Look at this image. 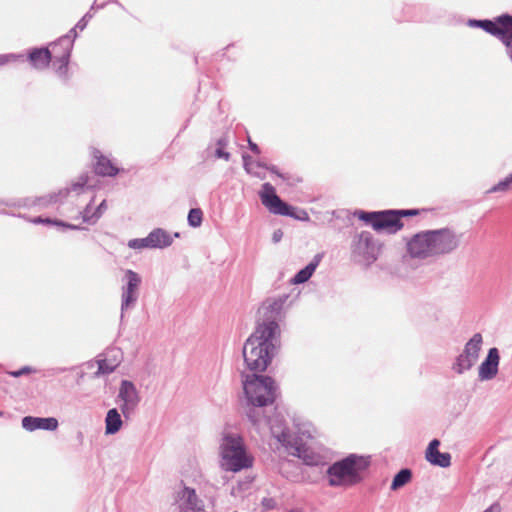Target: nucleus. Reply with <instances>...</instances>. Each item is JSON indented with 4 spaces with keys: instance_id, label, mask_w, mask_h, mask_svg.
I'll use <instances>...</instances> for the list:
<instances>
[{
    "instance_id": "a19ab883",
    "label": "nucleus",
    "mask_w": 512,
    "mask_h": 512,
    "mask_svg": "<svg viewBox=\"0 0 512 512\" xmlns=\"http://www.w3.org/2000/svg\"><path fill=\"white\" fill-rule=\"evenodd\" d=\"M282 236H283V232L280 229L275 230L273 233V236H272L273 242L274 243L279 242L282 239Z\"/></svg>"
},
{
    "instance_id": "39448f33",
    "label": "nucleus",
    "mask_w": 512,
    "mask_h": 512,
    "mask_svg": "<svg viewBox=\"0 0 512 512\" xmlns=\"http://www.w3.org/2000/svg\"><path fill=\"white\" fill-rule=\"evenodd\" d=\"M221 467L226 471L238 472L252 466V459L247 455L243 438L238 434L228 433L220 444Z\"/></svg>"
},
{
    "instance_id": "9d476101",
    "label": "nucleus",
    "mask_w": 512,
    "mask_h": 512,
    "mask_svg": "<svg viewBox=\"0 0 512 512\" xmlns=\"http://www.w3.org/2000/svg\"><path fill=\"white\" fill-rule=\"evenodd\" d=\"M76 29L77 28L75 26L66 35L60 37L57 42L53 44L54 60L59 62V71L67 69L73 48V42L77 37Z\"/></svg>"
},
{
    "instance_id": "ea45409f",
    "label": "nucleus",
    "mask_w": 512,
    "mask_h": 512,
    "mask_svg": "<svg viewBox=\"0 0 512 512\" xmlns=\"http://www.w3.org/2000/svg\"><path fill=\"white\" fill-rule=\"evenodd\" d=\"M266 169H267V170H269V171H270V172H272V173H275L278 177H280V178H282V179H284V180H286V179H287V177H286L284 174L280 173V172L278 171L277 167H276V166H274V165L267 166V167H266Z\"/></svg>"
},
{
    "instance_id": "58836bf2",
    "label": "nucleus",
    "mask_w": 512,
    "mask_h": 512,
    "mask_svg": "<svg viewBox=\"0 0 512 512\" xmlns=\"http://www.w3.org/2000/svg\"><path fill=\"white\" fill-rule=\"evenodd\" d=\"M296 450H297V452H298V456H299L300 458H303V459H304V461L306 462V464H308V465H313V464H314V462L312 461V459H308V458H307V456L304 454V453H305V450H304V449H302L301 447H297V448H296Z\"/></svg>"
},
{
    "instance_id": "c756f323",
    "label": "nucleus",
    "mask_w": 512,
    "mask_h": 512,
    "mask_svg": "<svg viewBox=\"0 0 512 512\" xmlns=\"http://www.w3.org/2000/svg\"><path fill=\"white\" fill-rule=\"evenodd\" d=\"M128 247L131 249H144L150 248L149 235L145 238H135L128 241Z\"/></svg>"
},
{
    "instance_id": "72a5a7b5",
    "label": "nucleus",
    "mask_w": 512,
    "mask_h": 512,
    "mask_svg": "<svg viewBox=\"0 0 512 512\" xmlns=\"http://www.w3.org/2000/svg\"><path fill=\"white\" fill-rule=\"evenodd\" d=\"M23 60L24 56L22 54H3L0 55V66L5 65L10 61Z\"/></svg>"
},
{
    "instance_id": "5701e85b",
    "label": "nucleus",
    "mask_w": 512,
    "mask_h": 512,
    "mask_svg": "<svg viewBox=\"0 0 512 512\" xmlns=\"http://www.w3.org/2000/svg\"><path fill=\"white\" fill-rule=\"evenodd\" d=\"M388 212H392L395 219L396 226L390 227V234H394L403 228V222L401 221L402 217L407 216H415L419 214V210L417 209H402V210H388Z\"/></svg>"
},
{
    "instance_id": "6e6552de",
    "label": "nucleus",
    "mask_w": 512,
    "mask_h": 512,
    "mask_svg": "<svg viewBox=\"0 0 512 512\" xmlns=\"http://www.w3.org/2000/svg\"><path fill=\"white\" fill-rule=\"evenodd\" d=\"M262 204L273 214L294 217L296 219H308L305 211H301L304 217L295 215L293 207L284 202L275 192V188L270 183H264L260 192Z\"/></svg>"
},
{
    "instance_id": "37998d69",
    "label": "nucleus",
    "mask_w": 512,
    "mask_h": 512,
    "mask_svg": "<svg viewBox=\"0 0 512 512\" xmlns=\"http://www.w3.org/2000/svg\"><path fill=\"white\" fill-rule=\"evenodd\" d=\"M249 148L251 149V151H253L254 153H260V149L258 147L257 144H255L254 142L252 141H249Z\"/></svg>"
},
{
    "instance_id": "a18cd8bd",
    "label": "nucleus",
    "mask_w": 512,
    "mask_h": 512,
    "mask_svg": "<svg viewBox=\"0 0 512 512\" xmlns=\"http://www.w3.org/2000/svg\"><path fill=\"white\" fill-rule=\"evenodd\" d=\"M484 512H498V506L492 505L488 509H486Z\"/></svg>"
},
{
    "instance_id": "4c0bfd02",
    "label": "nucleus",
    "mask_w": 512,
    "mask_h": 512,
    "mask_svg": "<svg viewBox=\"0 0 512 512\" xmlns=\"http://www.w3.org/2000/svg\"><path fill=\"white\" fill-rule=\"evenodd\" d=\"M215 157H217V158H223V159H225L226 161H228V160L230 159V153H229V152L224 151V149H223V148L218 147V148L215 150Z\"/></svg>"
},
{
    "instance_id": "ddd939ff",
    "label": "nucleus",
    "mask_w": 512,
    "mask_h": 512,
    "mask_svg": "<svg viewBox=\"0 0 512 512\" xmlns=\"http://www.w3.org/2000/svg\"><path fill=\"white\" fill-rule=\"evenodd\" d=\"M118 398L122 401L120 409L123 415L128 418L140 402L139 392L134 383L129 380H122Z\"/></svg>"
},
{
    "instance_id": "bb28decb",
    "label": "nucleus",
    "mask_w": 512,
    "mask_h": 512,
    "mask_svg": "<svg viewBox=\"0 0 512 512\" xmlns=\"http://www.w3.org/2000/svg\"><path fill=\"white\" fill-rule=\"evenodd\" d=\"M475 362L469 356L461 353L453 364V370L458 374H463L465 371L470 370Z\"/></svg>"
},
{
    "instance_id": "79ce46f5",
    "label": "nucleus",
    "mask_w": 512,
    "mask_h": 512,
    "mask_svg": "<svg viewBox=\"0 0 512 512\" xmlns=\"http://www.w3.org/2000/svg\"><path fill=\"white\" fill-rule=\"evenodd\" d=\"M227 144H228V139L226 137H221L217 140L218 147L224 148L227 146Z\"/></svg>"
},
{
    "instance_id": "0eeeda50",
    "label": "nucleus",
    "mask_w": 512,
    "mask_h": 512,
    "mask_svg": "<svg viewBox=\"0 0 512 512\" xmlns=\"http://www.w3.org/2000/svg\"><path fill=\"white\" fill-rule=\"evenodd\" d=\"M350 249L352 261L365 268L371 266L378 259L380 251L379 245L368 231L355 234Z\"/></svg>"
},
{
    "instance_id": "473e14b6",
    "label": "nucleus",
    "mask_w": 512,
    "mask_h": 512,
    "mask_svg": "<svg viewBox=\"0 0 512 512\" xmlns=\"http://www.w3.org/2000/svg\"><path fill=\"white\" fill-rule=\"evenodd\" d=\"M91 203H89L82 212V218L84 222L94 224L97 220H94V212L92 213Z\"/></svg>"
},
{
    "instance_id": "dca6fc26",
    "label": "nucleus",
    "mask_w": 512,
    "mask_h": 512,
    "mask_svg": "<svg viewBox=\"0 0 512 512\" xmlns=\"http://www.w3.org/2000/svg\"><path fill=\"white\" fill-rule=\"evenodd\" d=\"M22 427L27 431H34L37 429L54 431L58 427V420L54 417L41 418L25 416L22 418Z\"/></svg>"
},
{
    "instance_id": "f257e3e1",
    "label": "nucleus",
    "mask_w": 512,
    "mask_h": 512,
    "mask_svg": "<svg viewBox=\"0 0 512 512\" xmlns=\"http://www.w3.org/2000/svg\"><path fill=\"white\" fill-rule=\"evenodd\" d=\"M244 394L247 399L246 416L253 426L259 428L262 424L270 427L272 435L281 443H289L290 433L280 424H274L272 419L260 413V408L271 405L277 397L275 381L269 376L247 375L243 380Z\"/></svg>"
},
{
    "instance_id": "2eb2a0df",
    "label": "nucleus",
    "mask_w": 512,
    "mask_h": 512,
    "mask_svg": "<svg viewBox=\"0 0 512 512\" xmlns=\"http://www.w3.org/2000/svg\"><path fill=\"white\" fill-rule=\"evenodd\" d=\"M440 441L433 439L426 449V460L432 465L447 468L451 465V455L449 453H442L438 450Z\"/></svg>"
},
{
    "instance_id": "49530a36",
    "label": "nucleus",
    "mask_w": 512,
    "mask_h": 512,
    "mask_svg": "<svg viewBox=\"0 0 512 512\" xmlns=\"http://www.w3.org/2000/svg\"><path fill=\"white\" fill-rule=\"evenodd\" d=\"M54 371H55V373H62V372L66 371V368H57Z\"/></svg>"
},
{
    "instance_id": "c85d7f7f",
    "label": "nucleus",
    "mask_w": 512,
    "mask_h": 512,
    "mask_svg": "<svg viewBox=\"0 0 512 512\" xmlns=\"http://www.w3.org/2000/svg\"><path fill=\"white\" fill-rule=\"evenodd\" d=\"M509 189H512V173L507 176L505 179L501 180L500 182H498L496 185H494L493 187H491L488 192L489 193H493V192H505Z\"/></svg>"
},
{
    "instance_id": "1a4fd4ad",
    "label": "nucleus",
    "mask_w": 512,
    "mask_h": 512,
    "mask_svg": "<svg viewBox=\"0 0 512 512\" xmlns=\"http://www.w3.org/2000/svg\"><path fill=\"white\" fill-rule=\"evenodd\" d=\"M123 281L125 283L121 288V320L124 318L126 311L136 306L142 279L137 272L127 269L124 273Z\"/></svg>"
},
{
    "instance_id": "7ed1b4c3",
    "label": "nucleus",
    "mask_w": 512,
    "mask_h": 512,
    "mask_svg": "<svg viewBox=\"0 0 512 512\" xmlns=\"http://www.w3.org/2000/svg\"><path fill=\"white\" fill-rule=\"evenodd\" d=\"M279 346V337L255 330L243 345L242 353L247 368L254 372L265 371Z\"/></svg>"
},
{
    "instance_id": "f8f14e48",
    "label": "nucleus",
    "mask_w": 512,
    "mask_h": 512,
    "mask_svg": "<svg viewBox=\"0 0 512 512\" xmlns=\"http://www.w3.org/2000/svg\"><path fill=\"white\" fill-rule=\"evenodd\" d=\"M356 215L360 220L370 224L378 232L386 231L390 234V227L396 226L395 219H392L394 215L392 212H388V210L375 212L358 211Z\"/></svg>"
},
{
    "instance_id": "6ab92c4d",
    "label": "nucleus",
    "mask_w": 512,
    "mask_h": 512,
    "mask_svg": "<svg viewBox=\"0 0 512 512\" xmlns=\"http://www.w3.org/2000/svg\"><path fill=\"white\" fill-rule=\"evenodd\" d=\"M94 157L97 162L95 165V173L101 176H110L113 177L118 174L119 169L115 167L112 162L103 156L100 151L95 150Z\"/></svg>"
},
{
    "instance_id": "423d86ee",
    "label": "nucleus",
    "mask_w": 512,
    "mask_h": 512,
    "mask_svg": "<svg viewBox=\"0 0 512 512\" xmlns=\"http://www.w3.org/2000/svg\"><path fill=\"white\" fill-rule=\"evenodd\" d=\"M287 299V295H282L265 300L258 309L259 319L255 330H262L268 336L280 338L279 321L283 316L284 305Z\"/></svg>"
},
{
    "instance_id": "aec40b11",
    "label": "nucleus",
    "mask_w": 512,
    "mask_h": 512,
    "mask_svg": "<svg viewBox=\"0 0 512 512\" xmlns=\"http://www.w3.org/2000/svg\"><path fill=\"white\" fill-rule=\"evenodd\" d=\"M321 255L317 254L312 259V261L307 264L304 268H302L300 271H298L295 276L292 278L291 282L293 284H302L307 282L311 276L313 275L314 271L318 267L320 261H321Z\"/></svg>"
},
{
    "instance_id": "b1692460",
    "label": "nucleus",
    "mask_w": 512,
    "mask_h": 512,
    "mask_svg": "<svg viewBox=\"0 0 512 512\" xmlns=\"http://www.w3.org/2000/svg\"><path fill=\"white\" fill-rule=\"evenodd\" d=\"M88 175L87 174H83L79 177L78 181L73 183L71 188H66L64 190H61L59 191L58 194H52L49 196V203H52V202H57L58 201V197L59 196H62V197H66L68 195V193L70 192V190H73V191H79L80 189H82L87 183H88Z\"/></svg>"
},
{
    "instance_id": "c03bdc74",
    "label": "nucleus",
    "mask_w": 512,
    "mask_h": 512,
    "mask_svg": "<svg viewBox=\"0 0 512 512\" xmlns=\"http://www.w3.org/2000/svg\"><path fill=\"white\" fill-rule=\"evenodd\" d=\"M254 165H255L256 167H259V168H265V169H266V167L268 166V165H266L265 163H263V162H261V161H256V162H254Z\"/></svg>"
},
{
    "instance_id": "f3484780",
    "label": "nucleus",
    "mask_w": 512,
    "mask_h": 512,
    "mask_svg": "<svg viewBox=\"0 0 512 512\" xmlns=\"http://www.w3.org/2000/svg\"><path fill=\"white\" fill-rule=\"evenodd\" d=\"M52 57L54 58V53L48 48H35L28 54V60L36 69L46 68L52 60Z\"/></svg>"
},
{
    "instance_id": "a878e982",
    "label": "nucleus",
    "mask_w": 512,
    "mask_h": 512,
    "mask_svg": "<svg viewBox=\"0 0 512 512\" xmlns=\"http://www.w3.org/2000/svg\"><path fill=\"white\" fill-rule=\"evenodd\" d=\"M412 472L408 468L401 469L393 478L391 490L396 491L411 481Z\"/></svg>"
},
{
    "instance_id": "412c9836",
    "label": "nucleus",
    "mask_w": 512,
    "mask_h": 512,
    "mask_svg": "<svg viewBox=\"0 0 512 512\" xmlns=\"http://www.w3.org/2000/svg\"><path fill=\"white\" fill-rule=\"evenodd\" d=\"M121 415L116 408L110 409L105 418V433L107 435L116 434L122 427Z\"/></svg>"
},
{
    "instance_id": "de8ad7c7",
    "label": "nucleus",
    "mask_w": 512,
    "mask_h": 512,
    "mask_svg": "<svg viewBox=\"0 0 512 512\" xmlns=\"http://www.w3.org/2000/svg\"><path fill=\"white\" fill-rule=\"evenodd\" d=\"M107 2L108 0H104L102 3L98 4V7L102 8Z\"/></svg>"
},
{
    "instance_id": "4468645a",
    "label": "nucleus",
    "mask_w": 512,
    "mask_h": 512,
    "mask_svg": "<svg viewBox=\"0 0 512 512\" xmlns=\"http://www.w3.org/2000/svg\"><path fill=\"white\" fill-rule=\"evenodd\" d=\"M500 361L499 350L495 347L488 350L487 356L479 366L478 376L481 381L493 379L498 373Z\"/></svg>"
},
{
    "instance_id": "e433bc0d",
    "label": "nucleus",
    "mask_w": 512,
    "mask_h": 512,
    "mask_svg": "<svg viewBox=\"0 0 512 512\" xmlns=\"http://www.w3.org/2000/svg\"><path fill=\"white\" fill-rule=\"evenodd\" d=\"M91 14L88 12L86 13L76 24V28L79 30H84L87 26L88 20L91 18Z\"/></svg>"
},
{
    "instance_id": "4be33fe9",
    "label": "nucleus",
    "mask_w": 512,
    "mask_h": 512,
    "mask_svg": "<svg viewBox=\"0 0 512 512\" xmlns=\"http://www.w3.org/2000/svg\"><path fill=\"white\" fill-rule=\"evenodd\" d=\"M482 340V335L480 333L474 334L472 338L465 344L462 353L472 358V360L477 361L482 345Z\"/></svg>"
},
{
    "instance_id": "9b49d317",
    "label": "nucleus",
    "mask_w": 512,
    "mask_h": 512,
    "mask_svg": "<svg viewBox=\"0 0 512 512\" xmlns=\"http://www.w3.org/2000/svg\"><path fill=\"white\" fill-rule=\"evenodd\" d=\"M175 500L180 512H205L204 501L191 487L183 486L177 491Z\"/></svg>"
},
{
    "instance_id": "a211bd4d",
    "label": "nucleus",
    "mask_w": 512,
    "mask_h": 512,
    "mask_svg": "<svg viewBox=\"0 0 512 512\" xmlns=\"http://www.w3.org/2000/svg\"><path fill=\"white\" fill-rule=\"evenodd\" d=\"M150 249H163L173 243V237L162 228H155L149 234Z\"/></svg>"
},
{
    "instance_id": "7c9ffc66",
    "label": "nucleus",
    "mask_w": 512,
    "mask_h": 512,
    "mask_svg": "<svg viewBox=\"0 0 512 512\" xmlns=\"http://www.w3.org/2000/svg\"><path fill=\"white\" fill-rule=\"evenodd\" d=\"M34 223H50V224H55V225H58V226H63V227H66V228H69V229H79L78 226L76 225H72V224H68V223H65V222H62V221H52L50 219H42L41 217H37L33 220Z\"/></svg>"
},
{
    "instance_id": "f03ea898",
    "label": "nucleus",
    "mask_w": 512,
    "mask_h": 512,
    "mask_svg": "<svg viewBox=\"0 0 512 512\" xmlns=\"http://www.w3.org/2000/svg\"><path fill=\"white\" fill-rule=\"evenodd\" d=\"M460 237L449 228L421 231L407 241V252L421 260L447 255L459 247Z\"/></svg>"
},
{
    "instance_id": "20e7f679",
    "label": "nucleus",
    "mask_w": 512,
    "mask_h": 512,
    "mask_svg": "<svg viewBox=\"0 0 512 512\" xmlns=\"http://www.w3.org/2000/svg\"><path fill=\"white\" fill-rule=\"evenodd\" d=\"M369 464V458L350 454L328 467V483L332 487L353 486L362 480L361 472L366 470Z\"/></svg>"
},
{
    "instance_id": "f704fd0d",
    "label": "nucleus",
    "mask_w": 512,
    "mask_h": 512,
    "mask_svg": "<svg viewBox=\"0 0 512 512\" xmlns=\"http://www.w3.org/2000/svg\"><path fill=\"white\" fill-rule=\"evenodd\" d=\"M32 372H34V370L30 366H24L21 369L16 370V371H11L8 374L13 377H20L22 375L30 374Z\"/></svg>"
},
{
    "instance_id": "09e8293b",
    "label": "nucleus",
    "mask_w": 512,
    "mask_h": 512,
    "mask_svg": "<svg viewBox=\"0 0 512 512\" xmlns=\"http://www.w3.org/2000/svg\"><path fill=\"white\" fill-rule=\"evenodd\" d=\"M2 415H3V412H2V411H0V416H2Z\"/></svg>"
},
{
    "instance_id": "cd10ccee",
    "label": "nucleus",
    "mask_w": 512,
    "mask_h": 512,
    "mask_svg": "<svg viewBox=\"0 0 512 512\" xmlns=\"http://www.w3.org/2000/svg\"><path fill=\"white\" fill-rule=\"evenodd\" d=\"M203 213L200 208H192L188 213V224L191 227H199L202 223Z\"/></svg>"
},
{
    "instance_id": "c9c22d12",
    "label": "nucleus",
    "mask_w": 512,
    "mask_h": 512,
    "mask_svg": "<svg viewBox=\"0 0 512 512\" xmlns=\"http://www.w3.org/2000/svg\"><path fill=\"white\" fill-rule=\"evenodd\" d=\"M107 209L106 200H103L94 211V220H98Z\"/></svg>"
},
{
    "instance_id": "2f4dec72",
    "label": "nucleus",
    "mask_w": 512,
    "mask_h": 512,
    "mask_svg": "<svg viewBox=\"0 0 512 512\" xmlns=\"http://www.w3.org/2000/svg\"><path fill=\"white\" fill-rule=\"evenodd\" d=\"M243 158V166L247 173L253 174L257 177H260V175L253 171L254 161L252 160V157L248 154H244L242 156Z\"/></svg>"
},
{
    "instance_id": "393cba45",
    "label": "nucleus",
    "mask_w": 512,
    "mask_h": 512,
    "mask_svg": "<svg viewBox=\"0 0 512 512\" xmlns=\"http://www.w3.org/2000/svg\"><path fill=\"white\" fill-rule=\"evenodd\" d=\"M98 370L95 372V375L98 377L100 375H107L115 371V369L120 364V360L117 357H113V359H100L97 361Z\"/></svg>"
}]
</instances>
